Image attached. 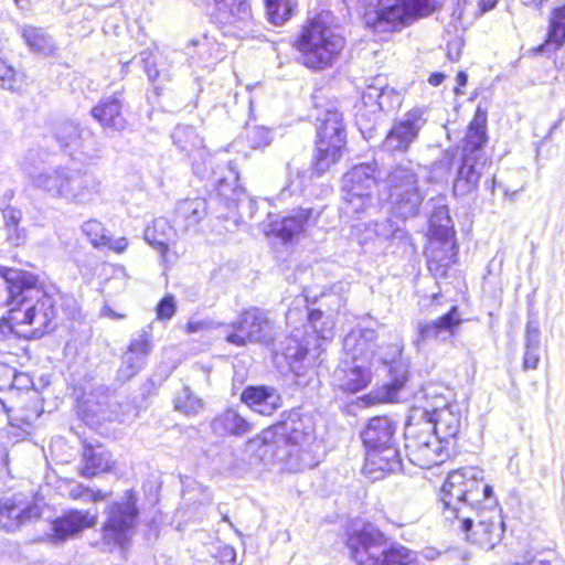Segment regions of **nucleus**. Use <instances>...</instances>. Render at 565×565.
Wrapping results in <instances>:
<instances>
[{"label":"nucleus","instance_id":"1","mask_svg":"<svg viewBox=\"0 0 565 565\" xmlns=\"http://www.w3.org/2000/svg\"><path fill=\"white\" fill-rule=\"evenodd\" d=\"M0 275L8 291L7 303L11 307L9 320L12 327L30 338H41L53 331L61 295L44 290L38 277L29 271L2 267Z\"/></svg>","mask_w":565,"mask_h":565},{"label":"nucleus","instance_id":"2","mask_svg":"<svg viewBox=\"0 0 565 565\" xmlns=\"http://www.w3.org/2000/svg\"><path fill=\"white\" fill-rule=\"evenodd\" d=\"M276 437L295 447L289 451V456L298 460L296 469H311L319 463L318 452L321 444L317 440L315 419L310 413L299 408L282 413L281 419L270 429L265 430L262 437L246 443L245 451L256 452L255 461H266L269 452L273 456L276 455L274 452V447L278 443Z\"/></svg>","mask_w":565,"mask_h":565},{"label":"nucleus","instance_id":"3","mask_svg":"<svg viewBox=\"0 0 565 565\" xmlns=\"http://www.w3.org/2000/svg\"><path fill=\"white\" fill-rule=\"evenodd\" d=\"M482 501L483 505H498L493 488L484 482L483 470L463 467L448 473L440 490L445 519L461 518L463 525L469 526Z\"/></svg>","mask_w":565,"mask_h":565},{"label":"nucleus","instance_id":"4","mask_svg":"<svg viewBox=\"0 0 565 565\" xmlns=\"http://www.w3.org/2000/svg\"><path fill=\"white\" fill-rule=\"evenodd\" d=\"M31 183L53 199L76 205L92 204L102 193V183L95 175L68 167L35 172Z\"/></svg>","mask_w":565,"mask_h":565},{"label":"nucleus","instance_id":"5","mask_svg":"<svg viewBox=\"0 0 565 565\" xmlns=\"http://www.w3.org/2000/svg\"><path fill=\"white\" fill-rule=\"evenodd\" d=\"M322 311L313 309L308 313V327L301 331L295 329L281 344V354L296 375H303L306 370L316 365L322 352V344L332 338L333 324L321 321Z\"/></svg>","mask_w":565,"mask_h":565},{"label":"nucleus","instance_id":"6","mask_svg":"<svg viewBox=\"0 0 565 565\" xmlns=\"http://www.w3.org/2000/svg\"><path fill=\"white\" fill-rule=\"evenodd\" d=\"M319 14L302 26L294 46L300 53L301 63L311 70L330 67L344 47V38Z\"/></svg>","mask_w":565,"mask_h":565},{"label":"nucleus","instance_id":"7","mask_svg":"<svg viewBox=\"0 0 565 565\" xmlns=\"http://www.w3.org/2000/svg\"><path fill=\"white\" fill-rule=\"evenodd\" d=\"M486 142L487 118L486 115L477 113L463 139L457 177L454 181L456 196H465L477 190L488 162V157L483 151Z\"/></svg>","mask_w":565,"mask_h":565},{"label":"nucleus","instance_id":"8","mask_svg":"<svg viewBox=\"0 0 565 565\" xmlns=\"http://www.w3.org/2000/svg\"><path fill=\"white\" fill-rule=\"evenodd\" d=\"M385 183L392 213L402 220L416 216L425 198L419 186L416 164L411 160L394 164Z\"/></svg>","mask_w":565,"mask_h":565},{"label":"nucleus","instance_id":"9","mask_svg":"<svg viewBox=\"0 0 565 565\" xmlns=\"http://www.w3.org/2000/svg\"><path fill=\"white\" fill-rule=\"evenodd\" d=\"M316 152L312 169L321 175L335 164L347 143L343 115L337 108H328L317 117Z\"/></svg>","mask_w":565,"mask_h":565},{"label":"nucleus","instance_id":"10","mask_svg":"<svg viewBox=\"0 0 565 565\" xmlns=\"http://www.w3.org/2000/svg\"><path fill=\"white\" fill-rule=\"evenodd\" d=\"M376 163L354 166L342 179L343 214L360 218L373 204V191L376 185Z\"/></svg>","mask_w":565,"mask_h":565},{"label":"nucleus","instance_id":"11","mask_svg":"<svg viewBox=\"0 0 565 565\" xmlns=\"http://www.w3.org/2000/svg\"><path fill=\"white\" fill-rule=\"evenodd\" d=\"M137 499L127 491L120 501L113 502L105 511L106 521L102 527V542L109 548L124 551L131 541L137 525L139 510Z\"/></svg>","mask_w":565,"mask_h":565},{"label":"nucleus","instance_id":"12","mask_svg":"<svg viewBox=\"0 0 565 565\" xmlns=\"http://www.w3.org/2000/svg\"><path fill=\"white\" fill-rule=\"evenodd\" d=\"M231 327L234 331L226 335V341L236 347H244L247 343L269 345L276 335L274 322L268 313L258 308L244 310Z\"/></svg>","mask_w":565,"mask_h":565},{"label":"nucleus","instance_id":"13","mask_svg":"<svg viewBox=\"0 0 565 565\" xmlns=\"http://www.w3.org/2000/svg\"><path fill=\"white\" fill-rule=\"evenodd\" d=\"M447 520L458 523V529L466 534L467 541L488 551L492 550L503 536L504 523L497 507L483 505L478 509V515H472L469 526L463 525L461 518Z\"/></svg>","mask_w":565,"mask_h":565},{"label":"nucleus","instance_id":"14","mask_svg":"<svg viewBox=\"0 0 565 565\" xmlns=\"http://www.w3.org/2000/svg\"><path fill=\"white\" fill-rule=\"evenodd\" d=\"M55 138L79 162H89L102 156L103 148L95 134L88 128H81L74 121L61 122L55 129Z\"/></svg>","mask_w":565,"mask_h":565},{"label":"nucleus","instance_id":"15","mask_svg":"<svg viewBox=\"0 0 565 565\" xmlns=\"http://www.w3.org/2000/svg\"><path fill=\"white\" fill-rule=\"evenodd\" d=\"M449 445L429 430L406 434L405 449L409 461L423 469L443 463L449 457Z\"/></svg>","mask_w":565,"mask_h":565},{"label":"nucleus","instance_id":"16","mask_svg":"<svg viewBox=\"0 0 565 565\" xmlns=\"http://www.w3.org/2000/svg\"><path fill=\"white\" fill-rule=\"evenodd\" d=\"M426 124V108L416 107L411 109L393 124L383 141V149L392 153L406 152L417 140Z\"/></svg>","mask_w":565,"mask_h":565},{"label":"nucleus","instance_id":"17","mask_svg":"<svg viewBox=\"0 0 565 565\" xmlns=\"http://www.w3.org/2000/svg\"><path fill=\"white\" fill-rule=\"evenodd\" d=\"M439 6V0H379V14L396 29L431 14Z\"/></svg>","mask_w":565,"mask_h":565},{"label":"nucleus","instance_id":"18","mask_svg":"<svg viewBox=\"0 0 565 565\" xmlns=\"http://www.w3.org/2000/svg\"><path fill=\"white\" fill-rule=\"evenodd\" d=\"M461 322L457 306H452L448 312L435 320L419 321L416 326L413 345L418 352H422L429 341L446 342L455 337Z\"/></svg>","mask_w":565,"mask_h":565},{"label":"nucleus","instance_id":"19","mask_svg":"<svg viewBox=\"0 0 565 565\" xmlns=\"http://www.w3.org/2000/svg\"><path fill=\"white\" fill-rule=\"evenodd\" d=\"M42 513L40 503H24L14 495L0 502V529L14 532L28 522L40 519Z\"/></svg>","mask_w":565,"mask_h":565},{"label":"nucleus","instance_id":"20","mask_svg":"<svg viewBox=\"0 0 565 565\" xmlns=\"http://www.w3.org/2000/svg\"><path fill=\"white\" fill-rule=\"evenodd\" d=\"M0 406L7 413L11 427L20 429L25 435L31 434L34 423L42 414L38 396L30 393H19L15 406L8 405L0 398Z\"/></svg>","mask_w":565,"mask_h":565},{"label":"nucleus","instance_id":"21","mask_svg":"<svg viewBox=\"0 0 565 565\" xmlns=\"http://www.w3.org/2000/svg\"><path fill=\"white\" fill-rule=\"evenodd\" d=\"M358 361L354 354L351 361H342L333 371L332 383L342 392L358 393L370 384L372 373L369 365Z\"/></svg>","mask_w":565,"mask_h":565},{"label":"nucleus","instance_id":"22","mask_svg":"<svg viewBox=\"0 0 565 565\" xmlns=\"http://www.w3.org/2000/svg\"><path fill=\"white\" fill-rule=\"evenodd\" d=\"M227 10L223 13L224 32L236 38H245L254 32V17L247 0H215Z\"/></svg>","mask_w":565,"mask_h":565},{"label":"nucleus","instance_id":"23","mask_svg":"<svg viewBox=\"0 0 565 565\" xmlns=\"http://www.w3.org/2000/svg\"><path fill=\"white\" fill-rule=\"evenodd\" d=\"M364 473L376 480L386 473H395L403 469L399 451L396 446L379 447L366 450Z\"/></svg>","mask_w":565,"mask_h":565},{"label":"nucleus","instance_id":"24","mask_svg":"<svg viewBox=\"0 0 565 565\" xmlns=\"http://www.w3.org/2000/svg\"><path fill=\"white\" fill-rule=\"evenodd\" d=\"M425 414L428 422L434 425V434L446 444L449 445L457 437L461 427V411L457 403L426 411Z\"/></svg>","mask_w":565,"mask_h":565},{"label":"nucleus","instance_id":"25","mask_svg":"<svg viewBox=\"0 0 565 565\" xmlns=\"http://www.w3.org/2000/svg\"><path fill=\"white\" fill-rule=\"evenodd\" d=\"M96 521V514H90L89 511L71 510L65 512L53 522L52 542H65L85 529L93 527Z\"/></svg>","mask_w":565,"mask_h":565},{"label":"nucleus","instance_id":"26","mask_svg":"<svg viewBox=\"0 0 565 565\" xmlns=\"http://www.w3.org/2000/svg\"><path fill=\"white\" fill-rule=\"evenodd\" d=\"M317 217L318 213L315 214L312 209L300 207L292 210L289 215L279 222H270L269 228L264 231L266 235H275L287 243L299 235L310 223H315Z\"/></svg>","mask_w":565,"mask_h":565},{"label":"nucleus","instance_id":"27","mask_svg":"<svg viewBox=\"0 0 565 565\" xmlns=\"http://www.w3.org/2000/svg\"><path fill=\"white\" fill-rule=\"evenodd\" d=\"M426 253L429 271L445 276L448 267L456 262L458 246L455 238H431Z\"/></svg>","mask_w":565,"mask_h":565},{"label":"nucleus","instance_id":"28","mask_svg":"<svg viewBox=\"0 0 565 565\" xmlns=\"http://www.w3.org/2000/svg\"><path fill=\"white\" fill-rule=\"evenodd\" d=\"M122 102L118 93L113 96L104 97L92 108V116L102 125L104 129L116 132H122L127 127V120L122 113Z\"/></svg>","mask_w":565,"mask_h":565},{"label":"nucleus","instance_id":"29","mask_svg":"<svg viewBox=\"0 0 565 565\" xmlns=\"http://www.w3.org/2000/svg\"><path fill=\"white\" fill-rule=\"evenodd\" d=\"M395 433L396 425L388 417H373L362 431V440L366 450L396 446Z\"/></svg>","mask_w":565,"mask_h":565},{"label":"nucleus","instance_id":"30","mask_svg":"<svg viewBox=\"0 0 565 565\" xmlns=\"http://www.w3.org/2000/svg\"><path fill=\"white\" fill-rule=\"evenodd\" d=\"M241 401L262 415H271L281 406L279 393L268 386H248L241 394Z\"/></svg>","mask_w":565,"mask_h":565},{"label":"nucleus","instance_id":"31","mask_svg":"<svg viewBox=\"0 0 565 565\" xmlns=\"http://www.w3.org/2000/svg\"><path fill=\"white\" fill-rule=\"evenodd\" d=\"M210 182L217 196L223 199L228 207L244 191L237 183L238 172L232 166L218 167L217 171L212 172Z\"/></svg>","mask_w":565,"mask_h":565},{"label":"nucleus","instance_id":"32","mask_svg":"<svg viewBox=\"0 0 565 565\" xmlns=\"http://www.w3.org/2000/svg\"><path fill=\"white\" fill-rule=\"evenodd\" d=\"M211 430L218 437H241L252 430V424L234 408H227L213 418Z\"/></svg>","mask_w":565,"mask_h":565},{"label":"nucleus","instance_id":"33","mask_svg":"<svg viewBox=\"0 0 565 565\" xmlns=\"http://www.w3.org/2000/svg\"><path fill=\"white\" fill-rule=\"evenodd\" d=\"M206 213L207 204L203 198L185 199L177 203L173 222L179 231L186 232L196 226Z\"/></svg>","mask_w":565,"mask_h":565},{"label":"nucleus","instance_id":"34","mask_svg":"<svg viewBox=\"0 0 565 565\" xmlns=\"http://www.w3.org/2000/svg\"><path fill=\"white\" fill-rule=\"evenodd\" d=\"M393 99H397V95L393 88L388 87L386 79L377 76L372 84L367 85L362 93V102L370 107L372 111H383L392 107Z\"/></svg>","mask_w":565,"mask_h":565},{"label":"nucleus","instance_id":"35","mask_svg":"<svg viewBox=\"0 0 565 565\" xmlns=\"http://www.w3.org/2000/svg\"><path fill=\"white\" fill-rule=\"evenodd\" d=\"M565 43V6L553 10L550 19L547 39L536 52L551 56L555 54Z\"/></svg>","mask_w":565,"mask_h":565},{"label":"nucleus","instance_id":"36","mask_svg":"<svg viewBox=\"0 0 565 565\" xmlns=\"http://www.w3.org/2000/svg\"><path fill=\"white\" fill-rule=\"evenodd\" d=\"M110 463L111 455L109 451L99 446L94 447L92 445H85L82 463L79 466V473L83 477H94L100 472L109 470Z\"/></svg>","mask_w":565,"mask_h":565},{"label":"nucleus","instance_id":"37","mask_svg":"<svg viewBox=\"0 0 565 565\" xmlns=\"http://www.w3.org/2000/svg\"><path fill=\"white\" fill-rule=\"evenodd\" d=\"M178 228L172 226L164 217L153 220L152 224L145 230L146 241L157 248L161 255L168 250L169 243L175 237Z\"/></svg>","mask_w":565,"mask_h":565},{"label":"nucleus","instance_id":"38","mask_svg":"<svg viewBox=\"0 0 565 565\" xmlns=\"http://www.w3.org/2000/svg\"><path fill=\"white\" fill-rule=\"evenodd\" d=\"M171 139L181 152L188 156L198 152L200 157L203 156V139L192 126L178 125L171 134Z\"/></svg>","mask_w":565,"mask_h":565},{"label":"nucleus","instance_id":"39","mask_svg":"<svg viewBox=\"0 0 565 565\" xmlns=\"http://www.w3.org/2000/svg\"><path fill=\"white\" fill-rule=\"evenodd\" d=\"M541 332L537 320L529 319L525 327V351L523 369L535 370L540 363Z\"/></svg>","mask_w":565,"mask_h":565},{"label":"nucleus","instance_id":"40","mask_svg":"<svg viewBox=\"0 0 565 565\" xmlns=\"http://www.w3.org/2000/svg\"><path fill=\"white\" fill-rule=\"evenodd\" d=\"M118 403L110 395H103L99 399L88 398L85 402L86 416L97 423L111 422L118 418Z\"/></svg>","mask_w":565,"mask_h":565},{"label":"nucleus","instance_id":"41","mask_svg":"<svg viewBox=\"0 0 565 565\" xmlns=\"http://www.w3.org/2000/svg\"><path fill=\"white\" fill-rule=\"evenodd\" d=\"M390 354L383 356L384 364L390 366L393 387L399 390L408 380V362L402 359L403 344L395 343L390 348Z\"/></svg>","mask_w":565,"mask_h":565},{"label":"nucleus","instance_id":"42","mask_svg":"<svg viewBox=\"0 0 565 565\" xmlns=\"http://www.w3.org/2000/svg\"><path fill=\"white\" fill-rule=\"evenodd\" d=\"M455 238L454 223L446 205L435 207L429 218V239Z\"/></svg>","mask_w":565,"mask_h":565},{"label":"nucleus","instance_id":"43","mask_svg":"<svg viewBox=\"0 0 565 565\" xmlns=\"http://www.w3.org/2000/svg\"><path fill=\"white\" fill-rule=\"evenodd\" d=\"M20 33L25 44L33 52L44 55L53 54L55 50L54 42L52 38L44 32V30L31 25H24L20 29Z\"/></svg>","mask_w":565,"mask_h":565},{"label":"nucleus","instance_id":"44","mask_svg":"<svg viewBox=\"0 0 565 565\" xmlns=\"http://www.w3.org/2000/svg\"><path fill=\"white\" fill-rule=\"evenodd\" d=\"M267 21L281 26L289 21L294 14L296 2L294 0H263Z\"/></svg>","mask_w":565,"mask_h":565},{"label":"nucleus","instance_id":"45","mask_svg":"<svg viewBox=\"0 0 565 565\" xmlns=\"http://www.w3.org/2000/svg\"><path fill=\"white\" fill-rule=\"evenodd\" d=\"M173 404L175 411L186 416L198 415L204 406L203 401L198 397L189 386H183V388L177 393Z\"/></svg>","mask_w":565,"mask_h":565},{"label":"nucleus","instance_id":"46","mask_svg":"<svg viewBox=\"0 0 565 565\" xmlns=\"http://www.w3.org/2000/svg\"><path fill=\"white\" fill-rule=\"evenodd\" d=\"M274 139L273 131L264 126L247 125L245 128V140L253 149L268 147Z\"/></svg>","mask_w":565,"mask_h":565},{"label":"nucleus","instance_id":"47","mask_svg":"<svg viewBox=\"0 0 565 565\" xmlns=\"http://www.w3.org/2000/svg\"><path fill=\"white\" fill-rule=\"evenodd\" d=\"M145 365L146 362L143 360L126 351L121 356V363L117 370V380L120 383H126L139 373Z\"/></svg>","mask_w":565,"mask_h":565},{"label":"nucleus","instance_id":"48","mask_svg":"<svg viewBox=\"0 0 565 565\" xmlns=\"http://www.w3.org/2000/svg\"><path fill=\"white\" fill-rule=\"evenodd\" d=\"M152 350V334L150 328L142 329L136 337L130 341L127 349L128 353L137 355L139 359L147 362V358Z\"/></svg>","mask_w":565,"mask_h":565},{"label":"nucleus","instance_id":"49","mask_svg":"<svg viewBox=\"0 0 565 565\" xmlns=\"http://www.w3.org/2000/svg\"><path fill=\"white\" fill-rule=\"evenodd\" d=\"M83 233L89 238L90 243L100 247L106 245V231L104 225L97 220H89L82 225Z\"/></svg>","mask_w":565,"mask_h":565},{"label":"nucleus","instance_id":"50","mask_svg":"<svg viewBox=\"0 0 565 565\" xmlns=\"http://www.w3.org/2000/svg\"><path fill=\"white\" fill-rule=\"evenodd\" d=\"M238 209L239 216L242 218L253 220L256 216L258 211V201L252 199L245 194L243 191L242 195H238L237 199L232 203Z\"/></svg>","mask_w":565,"mask_h":565},{"label":"nucleus","instance_id":"51","mask_svg":"<svg viewBox=\"0 0 565 565\" xmlns=\"http://www.w3.org/2000/svg\"><path fill=\"white\" fill-rule=\"evenodd\" d=\"M354 6H361L365 9L374 7V13L366 12V23L372 24L375 29L385 30V25H390L386 19L380 17L379 14V0H356Z\"/></svg>","mask_w":565,"mask_h":565},{"label":"nucleus","instance_id":"52","mask_svg":"<svg viewBox=\"0 0 565 565\" xmlns=\"http://www.w3.org/2000/svg\"><path fill=\"white\" fill-rule=\"evenodd\" d=\"M374 231L377 236L385 238L404 239L407 237L405 230L401 227H394L392 220H385L382 223H376Z\"/></svg>","mask_w":565,"mask_h":565},{"label":"nucleus","instance_id":"53","mask_svg":"<svg viewBox=\"0 0 565 565\" xmlns=\"http://www.w3.org/2000/svg\"><path fill=\"white\" fill-rule=\"evenodd\" d=\"M455 156L451 151L447 150L443 152L440 158L434 162L433 172L439 178H446L449 175L454 166Z\"/></svg>","mask_w":565,"mask_h":565},{"label":"nucleus","instance_id":"54","mask_svg":"<svg viewBox=\"0 0 565 565\" xmlns=\"http://www.w3.org/2000/svg\"><path fill=\"white\" fill-rule=\"evenodd\" d=\"M70 497L74 500H88V501H99L104 499V495L100 491H93L83 484L76 483L70 490Z\"/></svg>","mask_w":565,"mask_h":565},{"label":"nucleus","instance_id":"55","mask_svg":"<svg viewBox=\"0 0 565 565\" xmlns=\"http://www.w3.org/2000/svg\"><path fill=\"white\" fill-rule=\"evenodd\" d=\"M157 317L160 320H169L175 313V301L171 295L164 296L157 305Z\"/></svg>","mask_w":565,"mask_h":565},{"label":"nucleus","instance_id":"56","mask_svg":"<svg viewBox=\"0 0 565 565\" xmlns=\"http://www.w3.org/2000/svg\"><path fill=\"white\" fill-rule=\"evenodd\" d=\"M6 231V242L11 246L19 247L23 246L28 239V233L25 228L21 226L7 227Z\"/></svg>","mask_w":565,"mask_h":565},{"label":"nucleus","instance_id":"57","mask_svg":"<svg viewBox=\"0 0 565 565\" xmlns=\"http://www.w3.org/2000/svg\"><path fill=\"white\" fill-rule=\"evenodd\" d=\"M15 71L11 66H8L3 61H0V83L3 88H15Z\"/></svg>","mask_w":565,"mask_h":565},{"label":"nucleus","instance_id":"58","mask_svg":"<svg viewBox=\"0 0 565 565\" xmlns=\"http://www.w3.org/2000/svg\"><path fill=\"white\" fill-rule=\"evenodd\" d=\"M376 338L375 331L372 329H364L361 331L360 338L355 339L353 335H349L344 339L345 348H349L351 343H356V351L362 352L366 341H373Z\"/></svg>","mask_w":565,"mask_h":565},{"label":"nucleus","instance_id":"59","mask_svg":"<svg viewBox=\"0 0 565 565\" xmlns=\"http://www.w3.org/2000/svg\"><path fill=\"white\" fill-rule=\"evenodd\" d=\"M2 217L4 222V228L20 226L22 221V211L19 209L7 210L2 212Z\"/></svg>","mask_w":565,"mask_h":565},{"label":"nucleus","instance_id":"60","mask_svg":"<svg viewBox=\"0 0 565 565\" xmlns=\"http://www.w3.org/2000/svg\"><path fill=\"white\" fill-rule=\"evenodd\" d=\"M140 61L145 64L143 68L150 82L156 81L159 75V71L156 68L154 62L147 52L140 54Z\"/></svg>","mask_w":565,"mask_h":565},{"label":"nucleus","instance_id":"61","mask_svg":"<svg viewBox=\"0 0 565 565\" xmlns=\"http://www.w3.org/2000/svg\"><path fill=\"white\" fill-rule=\"evenodd\" d=\"M106 241L107 244L105 246L116 253H122L128 246V241L125 237L111 238L106 235Z\"/></svg>","mask_w":565,"mask_h":565},{"label":"nucleus","instance_id":"62","mask_svg":"<svg viewBox=\"0 0 565 565\" xmlns=\"http://www.w3.org/2000/svg\"><path fill=\"white\" fill-rule=\"evenodd\" d=\"M212 322L207 320H198V321H189L186 324V330L190 333L199 332L202 330H207L212 328Z\"/></svg>","mask_w":565,"mask_h":565},{"label":"nucleus","instance_id":"63","mask_svg":"<svg viewBox=\"0 0 565 565\" xmlns=\"http://www.w3.org/2000/svg\"><path fill=\"white\" fill-rule=\"evenodd\" d=\"M14 196V191L13 190H7L2 196L0 198V211L1 212H6L7 210H13L14 207H12L10 205L11 203V200L13 199Z\"/></svg>","mask_w":565,"mask_h":565},{"label":"nucleus","instance_id":"64","mask_svg":"<svg viewBox=\"0 0 565 565\" xmlns=\"http://www.w3.org/2000/svg\"><path fill=\"white\" fill-rule=\"evenodd\" d=\"M418 554V564H420V558L427 561H434L439 556V552L434 547H425L424 550L416 552Z\"/></svg>","mask_w":565,"mask_h":565}]
</instances>
